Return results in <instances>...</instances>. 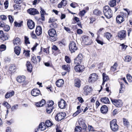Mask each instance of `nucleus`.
I'll return each mask as SVG.
<instances>
[{
	"instance_id": "1",
	"label": "nucleus",
	"mask_w": 132,
	"mask_h": 132,
	"mask_svg": "<svg viewBox=\"0 0 132 132\" xmlns=\"http://www.w3.org/2000/svg\"><path fill=\"white\" fill-rule=\"evenodd\" d=\"M103 12L105 17L108 19H110L112 16V11L108 6L104 7Z\"/></svg>"
},
{
	"instance_id": "2",
	"label": "nucleus",
	"mask_w": 132,
	"mask_h": 132,
	"mask_svg": "<svg viewBox=\"0 0 132 132\" xmlns=\"http://www.w3.org/2000/svg\"><path fill=\"white\" fill-rule=\"evenodd\" d=\"M49 35L51 37L50 40L52 42L56 41L57 39V35L55 30L54 29H50L48 31Z\"/></svg>"
},
{
	"instance_id": "3",
	"label": "nucleus",
	"mask_w": 132,
	"mask_h": 132,
	"mask_svg": "<svg viewBox=\"0 0 132 132\" xmlns=\"http://www.w3.org/2000/svg\"><path fill=\"white\" fill-rule=\"evenodd\" d=\"M117 122V120L116 119H113L110 122L111 129L113 131H117L119 129L118 126Z\"/></svg>"
},
{
	"instance_id": "4",
	"label": "nucleus",
	"mask_w": 132,
	"mask_h": 132,
	"mask_svg": "<svg viewBox=\"0 0 132 132\" xmlns=\"http://www.w3.org/2000/svg\"><path fill=\"white\" fill-rule=\"evenodd\" d=\"M18 82L22 84V86L24 87L28 84V82L25 81V77L24 76H22L18 77L16 79Z\"/></svg>"
},
{
	"instance_id": "5",
	"label": "nucleus",
	"mask_w": 132,
	"mask_h": 132,
	"mask_svg": "<svg viewBox=\"0 0 132 132\" xmlns=\"http://www.w3.org/2000/svg\"><path fill=\"white\" fill-rule=\"evenodd\" d=\"M66 116V114L65 112H59L55 116V119L57 121H60L63 119Z\"/></svg>"
},
{
	"instance_id": "6",
	"label": "nucleus",
	"mask_w": 132,
	"mask_h": 132,
	"mask_svg": "<svg viewBox=\"0 0 132 132\" xmlns=\"http://www.w3.org/2000/svg\"><path fill=\"white\" fill-rule=\"evenodd\" d=\"M98 79V75L96 73L90 74L89 77L88 81L89 82L93 83Z\"/></svg>"
},
{
	"instance_id": "7",
	"label": "nucleus",
	"mask_w": 132,
	"mask_h": 132,
	"mask_svg": "<svg viewBox=\"0 0 132 132\" xmlns=\"http://www.w3.org/2000/svg\"><path fill=\"white\" fill-rule=\"evenodd\" d=\"M111 100L113 104L117 107H121L122 105V102L120 100L111 99Z\"/></svg>"
},
{
	"instance_id": "8",
	"label": "nucleus",
	"mask_w": 132,
	"mask_h": 132,
	"mask_svg": "<svg viewBox=\"0 0 132 132\" xmlns=\"http://www.w3.org/2000/svg\"><path fill=\"white\" fill-rule=\"evenodd\" d=\"M80 127L82 128V132H86L87 126L85 120L81 119H80L79 121Z\"/></svg>"
},
{
	"instance_id": "9",
	"label": "nucleus",
	"mask_w": 132,
	"mask_h": 132,
	"mask_svg": "<svg viewBox=\"0 0 132 132\" xmlns=\"http://www.w3.org/2000/svg\"><path fill=\"white\" fill-rule=\"evenodd\" d=\"M69 50L72 53L75 52L77 49L76 44L74 42H70L69 45Z\"/></svg>"
},
{
	"instance_id": "10",
	"label": "nucleus",
	"mask_w": 132,
	"mask_h": 132,
	"mask_svg": "<svg viewBox=\"0 0 132 132\" xmlns=\"http://www.w3.org/2000/svg\"><path fill=\"white\" fill-rule=\"evenodd\" d=\"M83 42L85 45H89L92 43V40L89 38L88 36L84 35L82 37Z\"/></svg>"
},
{
	"instance_id": "11",
	"label": "nucleus",
	"mask_w": 132,
	"mask_h": 132,
	"mask_svg": "<svg viewBox=\"0 0 132 132\" xmlns=\"http://www.w3.org/2000/svg\"><path fill=\"white\" fill-rule=\"evenodd\" d=\"M126 36V32L124 30H122L119 32L118 33V37L121 40L125 39Z\"/></svg>"
},
{
	"instance_id": "12",
	"label": "nucleus",
	"mask_w": 132,
	"mask_h": 132,
	"mask_svg": "<svg viewBox=\"0 0 132 132\" xmlns=\"http://www.w3.org/2000/svg\"><path fill=\"white\" fill-rule=\"evenodd\" d=\"M83 56L81 54H79L77 57L75 59V63L76 65H79L82 62Z\"/></svg>"
},
{
	"instance_id": "13",
	"label": "nucleus",
	"mask_w": 132,
	"mask_h": 132,
	"mask_svg": "<svg viewBox=\"0 0 132 132\" xmlns=\"http://www.w3.org/2000/svg\"><path fill=\"white\" fill-rule=\"evenodd\" d=\"M84 94L86 95H87L89 93H90L92 90V88L86 85L84 88Z\"/></svg>"
},
{
	"instance_id": "14",
	"label": "nucleus",
	"mask_w": 132,
	"mask_h": 132,
	"mask_svg": "<svg viewBox=\"0 0 132 132\" xmlns=\"http://www.w3.org/2000/svg\"><path fill=\"white\" fill-rule=\"evenodd\" d=\"M40 94V91L38 89H34L31 92V94L33 96L36 97Z\"/></svg>"
},
{
	"instance_id": "15",
	"label": "nucleus",
	"mask_w": 132,
	"mask_h": 132,
	"mask_svg": "<svg viewBox=\"0 0 132 132\" xmlns=\"http://www.w3.org/2000/svg\"><path fill=\"white\" fill-rule=\"evenodd\" d=\"M27 12L30 14L34 15L39 13L37 9L33 8L28 9L27 10Z\"/></svg>"
},
{
	"instance_id": "16",
	"label": "nucleus",
	"mask_w": 132,
	"mask_h": 132,
	"mask_svg": "<svg viewBox=\"0 0 132 132\" xmlns=\"http://www.w3.org/2000/svg\"><path fill=\"white\" fill-rule=\"evenodd\" d=\"M58 104L60 108L63 109L65 108L66 105V103L64 100L62 99L58 102Z\"/></svg>"
},
{
	"instance_id": "17",
	"label": "nucleus",
	"mask_w": 132,
	"mask_h": 132,
	"mask_svg": "<svg viewBox=\"0 0 132 132\" xmlns=\"http://www.w3.org/2000/svg\"><path fill=\"white\" fill-rule=\"evenodd\" d=\"M27 25L28 28L30 29H33L35 26V24L31 20H29L27 21Z\"/></svg>"
},
{
	"instance_id": "18",
	"label": "nucleus",
	"mask_w": 132,
	"mask_h": 132,
	"mask_svg": "<svg viewBox=\"0 0 132 132\" xmlns=\"http://www.w3.org/2000/svg\"><path fill=\"white\" fill-rule=\"evenodd\" d=\"M77 65L75 67V69L76 71L80 72L82 71L84 69L83 65Z\"/></svg>"
},
{
	"instance_id": "19",
	"label": "nucleus",
	"mask_w": 132,
	"mask_h": 132,
	"mask_svg": "<svg viewBox=\"0 0 132 132\" xmlns=\"http://www.w3.org/2000/svg\"><path fill=\"white\" fill-rule=\"evenodd\" d=\"M64 83V81L62 79H60L57 80L56 82V85L58 87L62 86L63 85Z\"/></svg>"
},
{
	"instance_id": "20",
	"label": "nucleus",
	"mask_w": 132,
	"mask_h": 132,
	"mask_svg": "<svg viewBox=\"0 0 132 132\" xmlns=\"http://www.w3.org/2000/svg\"><path fill=\"white\" fill-rule=\"evenodd\" d=\"M35 32L38 36H39L41 35L42 32L41 27L40 26H37Z\"/></svg>"
},
{
	"instance_id": "21",
	"label": "nucleus",
	"mask_w": 132,
	"mask_h": 132,
	"mask_svg": "<svg viewBox=\"0 0 132 132\" xmlns=\"http://www.w3.org/2000/svg\"><path fill=\"white\" fill-rule=\"evenodd\" d=\"M108 108L105 105L102 106L100 109V111L103 114L106 113L108 112Z\"/></svg>"
},
{
	"instance_id": "22",
	"label": "nucleus",
	"mask_w": 132,
	"mask_h": 132,
	"mask_svg": "<svg viewBox=\"0 0 132 132\" xmlns=\"http://www.w3.org/2000/svg\"><path fill=\"white\" fill-rule=\"evenodd\" d=\"M13 43L14 46H19L21 44L20 40L18 37L16 38L13 40Z\"/></svg>"
},
{
	"instance_id": "23",
	"label": "nucleus",
	"mask_w": 132,
	"mask_h": 132,
	"mask_svg": "<svg viewBox=\"0 0 132 132\" xmlns=\"http://www.w3.org/2000/svg\"><path fill=\"white\" fill-rule=\"evenodd\" d=\"M117 22L119 23H120L124 21V19L122 16L119 15L116 18Z\"/></svg>"
},
{
	"instance_id": "24",
	"label": "nucleus",
	"mask_w": 132,
	"mask_h": 132,
	"mask_svg": "<svg viewBox=\"0 0 132 132\" xmlns=\"http://www.w3.org/2000/svg\"><path fill=\"white\" fill-rule=\"evenodd\" d=\"M75 86L78 88L80 87L81 85V81L79 79H76L75 80Z\"/></svg>"
},
{
	"instance_id": "25",
	"label": "nucleus",
	"mask_w": 132,
	"mask_h": 132,
	"mask_svg": "<svg viewBox=\"0 0 132 132\" xmlns=\"http://www.w3.org/2000/svg\"><path fill=\"white\" fill-rule=\"evenodd\" d=\"M26 66L28 71L29 72H31L32 70V66L31 64L29 61H27Z\"/></svg>"
},
{
	"instance_id": "26",
	"label": "nucleus",
	"mask_w": 132,
	"mask_h": 132,
	"mask_svg": "<svg viewBox=\"0 0 132 132\" xmlns=\"http://www.w3.org/2000/svg\"><path fill=\"white\" fill-rule=\"evenodd\" d=\"M46 127L45 123L42 122L39 125V128L40 130L43 131L46 129Z\"/></svg>"
},
{
	"instance_id": "27",
	"label": "nucleus",
	"mask_w": 132,
	"mask_h": 132,
	"mask_svg": "<svg viewBox=\"0 0 132 132\" xmlns=\"http://www.w3.org/2000/svg\"><path fill=\"white\" fill-rule=\"evenodd\" d=\"M100 100L102 102L105 104L108 103L110 102L108 98L106 97L101 98Z\"/></svg>"
},
{
	"instance_id": "28",
	"label": "nucleus",
	"mask_w": 132,
	"mask_h": 132,
	"mask_svg": "<svg viewBox=\"0 0 132 132\" xmlns=\"http://www.w3.org/2000/svg\"><path fill=\"white\" fill-rule=\"evenodd\" d=\"M21 48L19 47L16 46L14 48V51L17 55H19L20 53Z\"/></svg>"
},
{
	"instance_id": "29",
	"label": "nucleus",
	"mask_w": 132,
	"mask_h": 132,
	"mask_svg": "<svg viewBox=\"0 0 132 132\" xmlns=\"http://www.w3.org/2000/svg\"><path fill=\"white\" fill-rule=\"evenodd\" d=\"M14 94V92L13 91L11 92H7L5 95V97L6 98H8L11 97Z\"/></svg>"
},
{
	"instance_id": "30",
	"label": "nucleus",
	"mask_w": 132,
	"mask_h": 132,
	"mask_svg": "<svg viewBox=\"0 0 132 132\" xmlns=\"http://www.w3.org/2000/svg\"><path fill=\"white\" fill-rule=\"evenodd\" d=\"M66 4V2L65 0H62L61 2L58 5V7L60 8L62 6H64Z\"/></svg>"
},
{
	"instance_id": "31",
	"label": "nucleus",
	"mask_w": 132,
	"mask_h": 132,
	"mask_svg": "<svg viewBox=\"0 0 132 132\" xmlns=\"http://www.w3.org/2000/svg\"><path fill=\"white\" fill-rule=\"evenodd\" d=\"M120 88L119 89V93H122L123 92L125 89V85L122 82H120Z\"/></svg>"
},
{
	"instance_id": "32",
	"label": "nucleus",
	"mask_w": 132,
	"mask_h": 132,
	"mask_svg": "<svg viewBox=\"0 0 132 132\" xmlns=\"http://www.w3.org/2000/svg\"><path fill=\"white\" fill-rule=\"evenodd\" d=\"M45 123L46 126L47 127H49L53 125V124L51 121L49 120H47Z\"/></svg>"
},
{
	"instance_id": "33",
	"label": "nucleus",
	"mask_w": 132,
	"mask_h": 132,
	"mask_svg": "<svg viewBox=\"0 0 132 132\" xmlns=\"http://www.w3.org/2000/svg\"><path fill=\"white\" fill-rule=\"evenodd\" d=\"M123 124L124 126H127L129 125V122L128 120L125 118H123Z\"/></svg>"
},
{
	"instance_id": "34",
	"label": "nucleus",
	"mask_w": 132,
	"mask_h": 132,
	"mask_svg": "<svg viewBox=\"0 0 132 132\" xmlns=\"http://www.w3.org/2000/svg\"><path fill=\"white\" fill-rule=\"evenodd\" d=\"M82 128L79 126H77L75 129V132H82Z\"/></svg>"
},
{
	"instance_id": "35",
	"label": "nucleus",
	"mask_w": 132,
	"mask_h": 132,
	"mask_svg": "<svg viewBox=\"0 0 132 132\" xmlns=\"http://www.w3.org/2000/svg\"><path fill=\"white\" fill-rule=\"evenodd\" d=\"M104 35L105 37H106L107 39L108 40H109L112 36L111 34L108 32H106L105 33Z\"/></svg>"
},
{
	"instance_id": "36",
	"label": "nucleus",
	"mask_w": 132,
	"mask_h": 132,
	"mask_svg": "<svg viewBox=\"0 0 132 132\" xmlns=\"http://www.w3.org/2000/svg\"><path fill=\"white\" fill-rule=\"evenodd\" d=\"M63 69L67 71L68 72L69 71L70 67L68 64L67 65H64L62 66Z\"/></svg>"
},
{
	"instance_id": "37",
	"label": "nucleus",
	"mask_w": 132,
	"mask_h": 132,
	"mask_svg": "<svg viewBox=\"0 0 132 132\" xmlns=\"http://www.w3.org/2000/svg\"><path fill=\"white\" fill-rule=\"evenodd\" d=\"M9 70L12 72H14L16 70V67L14 65H11L9 68Z\"/></svg>"
},
{
	"instance_id": "38",
	"label": "nucleus",
	"mask_w": 132,
	"mask_h": 132,
	"mask_svg": "<svg viewBox=\"0 0 132 132\" xmlns=\"http://www.w3.org/2000/svg\"><path fill=\"white\" fill-rule=\"evenodd\" d=\"M54 108L53 106H47L46 109L47 112L48 113H50L52 111Z\"/></svg>"
},
{
	"instance_id": "39",
	"label": "nucleus",
	"mask_w": 132,
	"mask_h": 132,
	"mask_svg": "<svg viewBox=\"0 0 132 132\" xmlns=\"http://www.w3.org/2000/svg\"><path fill=\"white\" fill-rule=\"evenodd\" d=\"M116 0H112L110 1L109 4L111 7H113L116 5Z\"/></svg>"
},
{
	"instance_id": "40",
	"label": "nucleus",
	"mask_w": 132,
	"mask_h": 132,
	"mask_svg": "<svg viewBox=\"0 0 132 132\" xmlns=\"http://www.w3.org/2000/svg\"><path fill=\"white\" fill-rule=\"evenodd\" d=\"M117 66V64L115 63L113 66L111 67V70L113 71H115L116 69V68Z\"/></svg>"
},
{
	"instance_id": "41",
	"label": "nucleus",
	"mask_w": 132,
	"mask_h": 132,
	"mask_svg": "<svg viewBox=\"0 0 132 132\" xmlns=\"http://www.w3.org/2000/svg\"><path fill=\"white\" fill-rule=\"evenodd\" d=\"M23 22L22 21H21L20 22L18 23L16 21L14 22V26L16 27H20L22 25V23Z\"/></svg>"
},
{
	"instance_id": "42",
	"label": "nucleus",
	"mask_w": 132,
	"mask_h": 132,
	"mask_svg": "<svg viewBox=\"0 0 132 132\" xmlns=\"http://www.w3.org/2000/svg\"><path fill=\"white\" fill-rule=\"evenodd\" d=\"M6 46L4 44H2L0 46V51H3L6 50Z\"/></svg>"
},
{
	"instance_id": "43",
	"label": "nucleus",
	"mask_w": 132,
	"mask_h": 132,
	"mask_svg": "<svg viewBox=\"0 0 132 132\" xmlns=\"http://www.w3.org/2000/svg\"><path fill=\"white\" fill-rule=\"evenodd\" d=\"M93 13L94 15H98L101 14V12L98 10L95 9Z\"/></svg>"
},
{
	"instance_id": "44",
	"label": "nucleus",
	"mask_w": 132,
	"mask_h": 132,
	"mask_svg": "<svg viewBox=\"0 0 132 132\" xmlns=\"http://www.w3.org/2000/svg\"><path fill=\"white\" fill-rule=\"evenodd\" d=\"M127 78L129 82H132V77L130 74H128L127 75Z\"/></svg>"
},
{
	"instance_id": "45",
	"label": "nucleus",
	"mask_w": 132,
	"mask_h": 132,
	"mask_svg": "<svg viewBox=\"0 0 132 132\" xmlns=\"http://www.w3.org/2000/svg\"><path fill=\"white\" fill-rule=\"evenodd\" d=\"M47 103V104L48 106H53V105L54 104V102L52 100H50Z\"/></svg>"
},
{
	"instance_id": "46",
	"label": "nucleus",
	"mask_w": 132,
	"mask_h": 132,
	"mask_svg": "<svg viewBox=\"0 0 132 132\" xmlns=\"http://www.w3.org/2000/svg\"><path fill=\"white\" fill-rule=\"evenodd\" d=\"M103 76V80H104V78L105 80V81H107L108 80L109 77L108 76H107L106 74L103 73L102 74Z\"/></svg>"
},
{
	"instance_id": "47",
	"label": "nucleus",
	"mask_w": 132,
	"mask_h": 132,
	"mask_svg": "<svg viewBox=\"0 0 132 132\" xmlns=\"http://www.w3.org/2000/svg\"><path fill=\"white\" fill-rule=\"evenodd\" d=\"M82 111V109L77 110L75 113L73 114V116L74 117L76 116L78 114L81 112Z\"/></svg>"
},
{
	"instance_id": "48",
	"label": "nucleus",
	"mask_w": 132,
	"mask_h": 132,
	"mask_svg": "<svg viewBox=\"0 0 132 132\" xmlns=\"http://www.w3.org/2000/svg\"><path fill=\"white\" fill-rule=\"evenodd\" d=\"M65 60L68 63H70L71 62V60L69 57L66 56L65 57Z\"/></svg>"
},
{
	"instance_id": "49",
	"label": "nucleus",
	"mask_w": 132,
	"mask_h": 132,
	"mask_svg": "<svg viewBox=\"0 0 132 132\" xmlns=\"http://www.w3.org/2000/svg\"><path fill=\"white\" fill-rule=\"evenodd\" d=\"M39 103L40 104L41 107L43 106L45 104V101L44 100H42L41 101H40Z\"/></svg>"
},
{
	"instance_id": "50",
	"label": "nucleus",
	"mask_w": 132,
	"mask_h": 132,
	"mask_svg": "<svg viewBox=\"0 0 132 132\" xmlns=\"http://www.w3.org/2000/svg\"><path fill=\"white\" fill-rule=\"evenodd\" d=\"M31 60L32 62L34 63H36L38 60H37V58H36L35 56H33L32 57Z\"/></svg>"
},
{
	"instance_id": "51",
	"label": "nucleus",
	"mask_w": 132,
	"mask_h": 132,
	"mask_svg": "<svg viewBox=\"0 0 132 132\" xmlns=\"http://www.w3.org/2000/svg\"><path fill=\"white\" fill-rule=\"evenodd\" d=\"M3 29L5 31H8L10 30V28L8 25L6 24L4 27Z\"/></svg>"
},
{
	"instance_id": "52",
	"label": "nucleus",
	"mask_w": 132,
	"mask_h": 132,
	"mask_svg": "<svg viewBox=\"0 0 132 132\" xmlns=\"http://www.w3.org/2000/svg\"><path fill=\"white\" fill-rule=\"evenodd\" d=\"M131 56H127L125 57V61H126L128 62L131 60Z\"/></svg>"
},
{
	"instance_id": "53",
	"label": "nucleus",
	"mask_w": 132,
	"mask_h": 132,
	"mask_svg": "<svg viewBox=\"0 0 132 132\" xmlns=\"http://www.w3.org/2000/svg\"><path fill=\"white\" fill-rule=\"evenodd\" d=\"M18 104H15L13 105L11 108V111H14L18 107Z\"/></svg>"
},
{
	"instance_id": "54",
	"label": "nucleus",
	"mask_w": 132,
	"mask_h": 132,
	"mask_svg": "<svg viewBox=\"0 0 132 132\" xmlns=\"http://www.w3.org/2000/svg\"><path fill=\"white\" fill-rule=\"evenodd\" d=\"M24 39L25 43L26 44H30V42L29 40V38L28 37L26 36H25Z\"/></svg>"
},
{
	"instance_id": "55",
	"label": "nucleus",
	"mask_w": 132,
	"mask_h": 132,
	"mask_svg": "<svg viewBox=\"0 0 132 132\" xmlns=\"http://www.w3.org/2000/svg\"><path fill=\"white\" fill-rule=\"evenodd\" d=\"M30 51H26L24 50L23 53L26 56H29V52Z\"/></svg>"
},
{
	"instance_id": "56",
	"label": "nucleus",
	"mask_w": 132,
	"mask_h": 132,
	"mask_svg": "<svg viewBox=\"0 0 132 132\" xmlns=\"http://www.w3.org/2000/svg\"><path fill=\"white\" fill-rule=\"evenodd\" d=\"M9 19V21L11 23H12L13 22L14 19L12 16L9 15L8 16Z\"/></svg>"
},
{
	"instance_id": "57",
	"label": "nucleus",
	"mask_w": 132,
	"mask_h": 132,
	"mask_svg": "<svg viewBox=\"0 0 132 132\" xmlns=\"http://www.w3.org/2000/svg\"><path fill=\"white\" fill-rule=\"evenodd\" d=\"M1 38H2V39L3 40H5L8 39V37L7 35H5L4 34V35Z\"/></svg>"
},
{
	"instance_id": "58",
	"label": "nucleus",
	"mask_w": 132,
	"mask_h": 132,
	"mask_svg": "<svg viewBox=\"0 0 132 132\" xmlns=\"http://www.w3.org/2000/svg\"><path fill=\"white\" fill-rule=\"evenodd\" d=\"M96 40L98 44H101V45H102L103 44V42L100 40V39H96Z\"/></svg>"
},
{
	"instance_id": "59",
	"label": "nucleus",
	"mask_w": 132,
	"mask_h": 132,
	"mask_svg": "<svg viewBox=\"0 0 132 132\" xmlns=\"http://www.w3.org/2000/svg\"><path fill=\"white\" fill-rule=\"evenodd\" d=\"M14 2L16 4H20L22 2V0H14Z\"/></svg>"
},
{
	"instance_id": "60",
	"label": "nucleus",
	"mask_w": 132,
	"mask_h": 132,
	"mask_svg": "<svg viewBox=\"0 0 132 132\" xmlns=\"http://www.w3.org/2000/svg\"><path fill=\"white\" fill-rule=\"evenodd\" d=\"M77 99L80 102L82 103L84 102V100L81 97H77Z\"/></svg>"
},
{
	"instance_id": "61",
	"label": "nucleus",
	"mask_w": 132,
	"mask_h": 132,
	"mask_svg": "<svg viewBox=\"0 0 132 132\" xmlns=\"http://www.w3.org/2000/svg\"><path fill=\"white\" fill-rule=\"evenodd\" d=\"M5 25L6 24L3 21H0V27L3 28L4 27Z\"/></svg>"
},
{
	"instance_id": "62",
	"label": "nucleus",
	"mask_w": 132,
	"mask_h": 132,
	"mask_svg": "<svg viewBox=\"0 0 132 132\" xmlns=\"http://www.w3.org/2000/svg\"><path fill=\"white\" fill-rule=\"evenodd\" d=\"M31 35L32 37L34 39H36V36L35 34L33 33V32L31 33Z\"/></svg>"
},
{
	"instance_id": "63",
	"label": "nucleus",
	"mask_w": 132,
	"mask_h": 132,
	"mask_svg": "<svg viewBox=\"0 0 132 132\" xmlns=\"http://www.w3.org/2000/svg\"><path fill=\"white\" fill-rule=\"evenodd\" d=\"M4 5L5 6V7L6 9L8 7V2L6 1L4 3Z\"/></svg>"
},
{
	"instance_id": "64",
	"label": "nucleus",
	"mask_w": 132,
	"mask_h": 132,
	"mask_svg": "<svg viewBox=\"0 0 132 132\" xmlns=\"http://www.w3.org/2000/svg\"><path fill=\"white\" fill-rule=\"evenodd\" d=\"M11 130L10 127H7L6 128V132H11Z\"/></svg>"
}]
</instances>
